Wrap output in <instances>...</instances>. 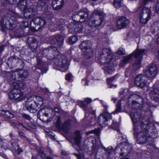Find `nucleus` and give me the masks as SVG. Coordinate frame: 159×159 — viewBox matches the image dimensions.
Listing matches in <instances>:
<instances>
[{"label":"nucleus","instance_id":"5","mask_svg":"<svg viewBox=\"0 0 159 159\" xmlns=\"http://www.w3.org/2000/svg\"><path fill=\"white\" fill-rule=\"evenodd\" d=\"M145 129L143 128V125L133 128V134L139 144H144L150 140Z\"/></svg>","mask_w":159,"mask_h":159},{"label":"nucleus","instance_id":"25","mask_svg":"<svg viewBox=\"0 0 159 159\" xmlns=\"http://www.w3.org/2000/svg\"><path fill=\"white\" fill-rule=\"evenodd\" d=\"M24 10V16L26 18H30L33 17L36 14L35 9L33 8H27Z\"/></svg>","mask_w":159,"mask_h":159},{"label":"nucleus","instance_id":"22","mask_svg":"<svg viewBox=\"0 0 159 159\" xmlns=\"http://www.w3.org/2000/svg\"><path fill=\"white\" fill-rule=\"evenodd\" d=\"M52 43H55L56 46L55 47L57 48V47H61L63 45L64 38L62 36L60 35H55L52 37Z\"/></svg>","mask_w":159,"mask_h":159},{"label":"nucleus","instance_id":"21","mask_svg":"<svg viewBox=\"0 0 159 159\" xmlns=\"http://www.w3.org/2000/svg\"><path fill=\"white\" fill-rule=\"evenodd\" d=\"M46 23V20L44 19L41 17H38L33 18L30 22V25L32 26L33 24L36 27L39 26V29L44 27Z\"/></svg>","mask_w":159,"mask_h":159},{"label":"nucleus","instance_id":"62","mask_svg":"<svg viewBox=\"0 0 159 159\" xmlns=\"http://www.w3.org/2000/svg\"><path fill=\"white\" fill-rule=\"evenodd\" d=\"M7 113L8 115V116H7V118H12L14 117L13 115L9 111L7 112Z\"/></svg>","mask_w":159,"mask_h":159},{"label":"nucleus","instance_id":"45","mask_svg":"<svg viewBox=\"0 0 159 159\" xmlns=\"http://www.w3.org/2000/svg\"><path fill=\"white\" fill-rule=\"evenodd\" d=\"M56 126L59 129H61L62 125H61V120L60 116H58L57 120L56 123Z\"/></svg>","mask_w":159,"mask_h":159},{"label":"nucleus","instance_id":"48","mask_svg":"<svg viewBox=\"0 0 159 159\" xmlns=\"http://www.w3.org/2000/svg\"><path fill=\"white\" fill-rule=\"evenodd\" d=\"M151 98L154 101L159 103V94H153Z\"/></svg>","mask_w":159,"mask_h":159},{"label":"nucleus","instance_id":"33","mask_svg":"<svg viewBox=\"0 0 159 159\" xmlns=\"http://www.w3.org/2000/svg\"><path fill=\"white\" fill-rule=\"evenodd\" d=\"M9 75L12 80L17 81H20L18 72H11L9 73Z\"/></svg>","mask_w":159,"mask_h":159},{"label":"nucleus","instance_id":"10","mask_svg":"<svg viewBox=\"0 0 159 159\" xmlns=\"http://www.w3.org/2000/svg\"><path fill=\"white\" fill-rule=\"evenodd\" d=\"M89 13V11L86 8H83L79 11L74 12L72 18L76 22H84L88 19Z\"/></svg>","mask_w":159,"mask_h":159},{"label":"nucleus","instance_id":"32","mask_svg":"<svg viewBox=\"0 0 159 159\" xmlns=\"http://www.w3.org/2000/svg\"><path fill=\"white\" fill-rule=\"evenodd\" d=\"M26 0H19L17 4L18 7L21 10H24L27 8Z\"/></svg>","mask_w":159,"mask_h":159},{"label":"nucleus","instance_id":"13","mask_svg":"<svg viewBox=\"0 0 159 159\" xmlns=\"http://www.w3.org/2000/svg\"><path fill=\"white\" fill-rule=\"evenodd\" d=\"M103 112L99 116L98 122L102 127H104L107 125V122L111 119V114L107 111V106L106 104H103Z\"/></svg>","mask_w":159,"mask_h":159},{"label":"nucleus","instance_id":"64","mask_svg":"<svg viewBox=\"0 0 159 159\" xmlns=\"http://www.w3.org/2000/svg\"><path fill=\"white\" fill-rule=\"evenodd\" d=\"M71 75L70 74H67L66 76V79L67 80H69L71 78Z\"/></svg>","mask_w":159,"mask_h":159},{"label":"nucleus","instance_id":"24","mask_svg":"<svg viewBox=\"0 0 159 159\" xmlns=\"http://www.w3.org/2000/svg\"><path fill=\"white\" fill-rule=\"evenodd\" d=\"M68 27L70 30H72V31H70L71 33H74L75 32L80 33L82 30L81 25L77 23H72L68 25Z\"/></svg>","mask_w":159,"mask_h":159},{"label":"nucleus","instance_id":"12","mask_svg":"<svg viewBox=\"0 0 159 159\" xmlns=\"http://www.w3.org/2000/svg\"><path fill=\"white\" fill-rule=\"evenodd\" d=\"M128 102H131L132 108L143 107L144 103L143 99L138 95L133 94H131L128 98Z\"/></svg>","mask_w":159,"mask_h":159},{"label":"nucleus","instance_id":"15","mask_svg":"<svg viewBox=\"0 0 159 159\" xmlns=\"http://www.w3.org/2000/svg\"><path fill=\"white\" fill-rule=\"evenodd\" d=\"M91 42L89 40L84 41L79 45L80 48L87 58H90L92 56V51L91 49Z\"/></svg>","mask_w":159,"mask_h":159},{"label":"nucleus","instance_id":"54","mask_svg":"<svg viewBox=\"0 0 159 159\" xmlns=\"http://www.w3.org/2000/svg\"><path fill=\"white\" fill-rule=\"evenodd\" d=\"M125 50L122 48H120L118 51H117V53L119 55H123L125 54Z\"/></svg>","mask_w":159,"mask_h":159},{"label":"nucleus","instance_id":"30","mask_svg":"<svg viewBox=\"0 0 159 159\" xmlns=\"http://www.w3.org/2000/svg\"><path fill=\"white\" fill-rule=\"evenodd\" d=\"M134 52L131 54H130L127 56L123 57L122 60L120 61V66L121 67H123L125 65L128 63L130 61L132 58L133 56H134Z\"/></svg>","mask_w":159,"mask_h":159},{"label":"nucleus","instance_id":"38","mask_svg":"<svg viewBox=\"0 0 159 159\" xmlns=\"http://www.w3.org/2000/svg\"><path fill=\"white\" fill-rule=\"evenodd\" d=\"M123 0H114L113 5L114 7L118 8L122 6Z\"/></svg>","mask_w":159,"mask_h":159},{"label":"nucleus","instance_id":"14","mask_svg":"<svg viewBox=\"0 0 159 159\" xmlns=\"http://www.w3.org/2000/svg\"><path fill=\"white\" fill-rule=\"evenodd\" d=\"M140 108H133L130 112V116L133 123L134 127H137L143 124L140 120V116L138 113Z\"/></svg>","mask_w":159,"mask_h":159},{"label":"nucleus","instance_id":"37","mask_svg":"<svg viewBox=\"0 0 159 159\" xmlns=\"http://www.w3.org/2000/svg\"><path fill=\"white\" fill-rule=\"evenodd\" d=\"M71 120H66L62 125L61 129L64 130L68 129L71 124Z\"/></svg>","mask_w":159,"mask_h":159},{"label":"nucleus","instance_id":"50","mask_svg":"<svg viewBox=\"0 0 159 159\" xmlns=\"http://www.w3.org/2000/svg\"><path fill=\"white\" fill-rule=\"evenodd\" d=\"M39 154L41 158L43 159H45L46 157V154H45L43 150L41 149H40L39 152Z\"/></svg>","mask_w":159,"mask_h":159},{"label":"nucleus","instance_id":"56","mask_svg":"<svg viewBox=\"0 0 159 159\" xmlns=\"http://www.w3.org/2000/svg\"><path fill=\"white\" fill-rule=\"evenodd\" d=\"M42 90L43 91V92H45V95H47V97L45 96V97H46L47 98H49L50 95V93L49 92L48 89H47L45 88H42Z\"/></svg>","mask_w":159,"mask_h":159},{"label":"nucleus","instance_id":"44","mask_svg":"<svg viewBox=\"0 0 159 159\" xmlns=\"http://www.w3.org/2000/svg\"><path fill=\"white\" fill-rule=\"evenodd\" d=\"M119 124L118 123L113 121V123L111 125V127L113 129L116 130L118 132H119Z\"/></svg>","mask_w":159,"mask_h":159},{"label":"nucleus","instance_id":"20","mask_svg":"<svg viewBox=\"0 0 159 159\" xmlns=\"http://www.w3.org/2000/svg\"><path fill=\"white\" fill-rule=\"evenodd\" d=\"M147 79L143 75H138L135 78L134 83L137 86L141 88L144 87L146 85Z\"/></svg>","mask_w":159,"mask_h":159},{"label":"nucleus","instance_id":"42","mask_svg":"<svg viewBox=\"0 0 159 159\" xmlns=\"http://www.w3.org/2000/svg\"><path fill=\"white\" fill-rule=\"evenodd\" d=\"M11 144L13 147L14 148L15 147L17 148H15V149L17 151V154H18L22 152V151L21 148L19 147V145L16 142L11 143Z\"/></svg>","mask_w":159,"mask_h":159},{"label":"nucleus","instance_id":"47","mask_svg":"<svg viewBox=\"0 0 159 159\" xmlns=\"http://www.w3.org/2000/svg\"><path fill=\"white\" fill-rule=\"evenodd\" d=\"M99 132V128L96 129L94 130H92L87 132L86 134L87 135H89L90 134L94 133L96 134H98Z\"/></svg>","mask_w":159,"mask_h":159},{"label":"nucleus","instance_id":"57","mask_svg":"<svg viewBox=\"0 0 159 159\" xmlns=\"http://www.w3.org/2000/svg\"><path fill=\"white\" fill-rule=\"evenodd\" d=\"M54 111L57 113H61L62 112V110L59 107H55L54 109Z\"/></svg>","mask_w":159,"mask_h":159},{"label":"nucleus","instance_id":"19","mask_svg":"<svg viewBox=\"0 0 159 159\" xmlns=\"http://www.w3.org/2000/svg\"><path fill=\"white\" fill-rule=\"evenodd\" d=\"M157 72L156 65L154 64H151L148 66L144 70V72L147 77L154 78Z\"/></svg>","mask_w":159,"mask_h":159},{"label":"nucleus","instance_id":"52","mask_svg":"<svg viewBox=\"0 0 159 159\" xmlns=\"http://www.w3.org/2000/svg\"><path fill=\"white\" fill-rule=\"evenodd\" d=\"M91 141L93 144L92 147V152H94L95 150L97 144H96V141L95 139L91 140Z\"/></svg>","mask_w":159,"mask_h":159},{"label":"nucleus","instance_id":"11","mask_svg":"<svg viewBox=\"0 0 159 159\" xmlns=\"http://www.w3.org/2000/svg\"><path fill=\"white\" fill-rule=\"evenodd\" d=\"M35 98H36L35 97L31 96L28 98L26 102V108L31 113H35L42 104V103L40 104L34 101Z\"/></svg>","mask_w":159,"mask_h":159},{"label":"nucleus","instance_id":"9","mask_svg":"<svg viewBox=\"0 0 159 159\" xmlns=\"http://www.w3.org/2000/svg\"><path fill=\"white\" fill-rule=\"evenodd\" d=\"M137 13L139 16L140 22L143 24H146L151 16L150 10L146 7H139L137 11Z\"/></svg>","mask_w":159,"mask_h":159},{"label":"nucleus","instance_id":"41","mask_svg":"<svg viewBox=\"0 0 159 159\" xmlns=\"http://www.w3.org/2000/svg\"><path fill=\"white\" fill-rule=\"evenodd\" d=\"M77 37L75 36H73L70 37L68 40V42L70 44L75 43L77 40Z\"/></svg>","mask_w":159,"mask_h":159},{"label":"nucleus","instance_id":"46","mask_svg":"<svg viewBox=\"0 0 159 159\" xmlns=\"http://www.w3.org/2000/svg\"><path fill=\"white\" fill-rule=\"evenodd\" d=\"M121 107L120 102L119 101L116 104V110L114 112V114H116L121 111Z\"/></svg>","mask_w":159,"mask_h":159},{"label":"nucleus","instance_id":"34","mask_svg":"<svg viewBox=\"0 0 159 159\" xmlns=\"http://www.w3.org/2000/svg\"><path fill=\"white\" fill-rule=\"evenodd\" d=\"M19 78L20 80H23L26 79L28 76V73L26 70H21L18 72Z\"/></svg>","mask_w":159,"mask_h":159},{"label":"nucleus","instance_id":"4","mask_svg":"<svg viewBox=\"0 0 159 159\" xmlns=\"http://www.w3.org/2000/svg\"><path fill=\"white\" fill-rule=\"evenodd\" d=\"M53 60L54 63V69L62 72L65 71L68 69L69 62L66 56L58 52V54Z\"/></svg>","mask_w":159,"mask_h":159},{"label":"nucleus","instance_id":"51","mask_svg":"<svg viewBox=\"0 0 159 159\" xmlns=\"http://www.w3.org/2000/svg\"><path fill=\"white\" fill-rule=\"evenodd\" d=\"M8 111L7 110H0V115L4 118H7V116H8L7 113Z\"/></svg>","mask_w":159,"mask_h":159},{"label":"nucleus","instance_id":"40","mask_svg":"<svg viewBox=\"0 0 159 159\" xmlns=\"http://www.w3.org/2000/svg\"><path fill=\"white\" fill-rule=\"evenodd\" d=\"M17 59L16 66L18 67V69H21L23 68L24 66L23 62L21 59L18 58Z\"/></svg>","mask_w":159,"mask_h":159},{"label":"nucleus","instance_id":"55","mask_svg":"<svg viewBox=\"0 0 159 159\" xmlns=\"http://www.w3.org/2000/svg\"><path fill=\"white\" fill-rule=\"evenodd\" d=\"M6 2L5 3H8L12 5L16 4L17 0H4Z\"/></svg>","mask_w":159,"mask_h":159},{"label":"nucleus","instance_id":"28","mask_svg":"<svg viewBox=\"0 0 159 159\" xmlns=\"http://www.w3.org/2000/svg\"><path fill=\"white\" fill-rule=\"evenodd\" d=\"M73 138L74 142L75 143L73 144L72 146L73 147H75V146H78L80 144L81 136L80 132L78 131H75L74 132Z\"/></svg>","mask_w":159,"mask_h":159},{"label":"nucleus","instance_id":"43","mask_svg":"<svg viewBox=\"0 0 159 159\" xmlns=\"http://www.w3.org/2000/svg\"><path fill=\"white\" fill-rule=\"evenodd\" d=\"M19 125H21L22 127H23L25 129L27 130L28 129L27 128V126H28L29 127H30L31 128H33V129L35 128V126L34 125L30 123H27L26 124V125H27L26 126L25 124H24V123H19Z\"/></svg>","mask_w":159,"mask_h":159},{"label":"nucleus","instance_id":"63","mask_svg":"<svg viewBox=\"0 0 159 159\" xmlns=\"http://www.w3.org/2000/svg\"><path fill=\"white\" fill-rule=\"evenodd\" d=\"M156 11L159 14V2L156 5Z\"/></svg>","mask_w":159,"mask_h":159},{"label":"nucleus","instance_id":"23","mask_svg":"<svg viewBox=\"0 0 159 159\" xmlns=\"http://www.w3.org/2000/svg\"><path fill=\"white\" fill-rule=\"evenodd\" d=\"M129 23V20L125 17L119 18L117 20V26L118 29H121L126 27Z\"/></svg>","mask_w":159,"mask_h":159},{"label":"nucleus","instance_id":"61","mask_svg":"<svg viewBox=\"0 0 159 159\" xmlns=\"http://www.w3.org/2000/svg\"><path fill=\"white\" fill-rule=\"evenodd\" d=\"M120 138L123 141L122 142H125V141L126 140V137L125 135H121Z\"/></svg>","mask_w":159,"mask_h":159},{"label":"nucleus","instance_id":"49","mask_svg":"<svg viewBox=\"0 0 159 159\" xmlns=\"http://www.w3.org/2000/svg\"><path fill=\"white\" fill-rule=\"evenodd\" d=\"M116 76V75H115L112 78L107 79V83L108 85H110L109 87L110 88H112L113 86H114V85H111V82L114 80Z\"/></svg>","mask_w":159,"mask_h":159},{"label":"nucleus","instance_id":"27","mask_svg":"<svg viewBox=\"0 0 159 159\" xmlns=\"http://www.w3.org/2000/svg\"><path fill=\"white\" fill-rule=\"evenodd\" d=\"M64 5L63 0H53L52 2L53 9L54 11L60 10Z\"/></svg>","mask_w":159,"mask_h":159},{"label":"nucleus","instance_id":"3","mask_svg":"<svg viewBox=\"0 0 159 159\" xmlns=\"http://www.w3.org/2000/svg\"><path fill=\"white\" fill-rule=\"evenodd\" d=\"M6 14L1 20L0 23L2 28V30L4 31L5 29H11L14 22L17 18H21L22 16L18 13L8 10L5 12Z\"/></svg>","mask_w":159,"mask_h":159},{"label":"nucleus","instance_id":"36","mask_svg":"<svg viewBox=\"0 0 159 159\" xmlns=\"http://www.w3.org/2000/svg\"><path fill=\"white\" fill-rule=\"evenodd\" d=\"M14 34L16 37L20 38L24 35V33L23 30L21 29H18L14 32Z\"/></svg>","mask_w":159,"mask_h":159},{"label":"nucleus","instance_id":"8","mask_svg":"<svg viewBox=\"0 0 159 159\" xmlns=\"http://www.w3.org/2000/svg\"><path fill=\"white\" fill-rule=\"evenodd\" d=\"M54 116L53 110L47 106L40 109L37 114L38 118L42 121L46 123L51 121Z\"/></svg>","mask_w":159,"mask_h":159},{"label":"nucleus","instance_id":"58","mask_svg":"<svg viewBox=\"0 0 159 159\" xmlns=\"http://www.w3.org/2000/svg\"><path fill=\"white\" fill-rule=\"evenodd\" d=\"M22 116L23 118H24L28 120H30L31 119L30 116L26 114H23L22 115Z\"/></svg>","mask_w":159,"mask_h":159},{"label":"nucleus","instance_id":"7","mask_svg":"<svg viewBox=\"0 0 159 159\" xmlns=\"http://www.w3.org/2000/svg\"><path fill=\"white\" fill-rule=\"evenodd\" d=\"M22 83H13V88L10 92L9 95L11 99H14L16 101L20 102L25 98V95L20 89Z\"/></svg>","mask_w":159,"mask_h":159},{"label":"nucleus","instance_id":"6","mask_svg":"<svg viewBox=\"0 0 159 159\" xmlns=\"http://www.w3.org/2000/svg\"><path fill=\"white\" fill-rule=\"evenodd\" d=\"M105 16L102 11L98 10H94L90 18L89 26L92 28L99 27L102 25Z\"/></svg>","mask_w":159,"mask_h":159},{"label":"nucleus","instance_id":"16","mask_svg":"<svg viewBox=\"0 0 159 159\" xmlns=\"http://www.w3.org/2000/svg\"><path fill=\"white\" fill-rule=\"evenodd\" d=\"M132 145L129 143L126 142H121L116 147L115 152L116 153H117L116 151L117 150L120 149L119 153L120 155L126 156L129 152L132 149Z\"/></svg>","mask_w":159,"mask_h":159},{"label":"nucleus","instance_id":"35","mask_svg":"<svg viewBox=\"0 0 159 159\" xmlns=\"http://www.w3.org/2000/svg\"><path fill=\"white\" fill-rule=\"evenodd\" d=\"M39 57V54H38L37 56V64L35 66V67L37 69H41L43 68V62L41 60V58H40Z\"/></svg>","mask_w":159,"mask_h":159},{"label":"nucleus","instance_id":"60","mask_svg":"<svg viewBox=\"0 0 159 159\" xmlns=\"http://www.w3.org/2000/svg\"><path fill=\"white\" fill-rule=\"evenodd\" d=\"M29 24L26 21H22V25L25 28L29 26Z\"/></svg>","mask_w":159,"mask_h":159},{"label":"nucleus","instance_id":"26","mask_svg":"<svg viewBox=\"0 0 159 159\" xmlns=\"http://www.w3.org/2000/svg\"><path fill=\"white\" fill-rule=\"evenodd\" d=\"M92 102V100L89 98H86L84 101H79L78 102V105L80 107L83 108L84 111H86V112H91V110H89L88 111L87 110L88 105Z\"/></svg>","mask_w":159,"mask_h":159},{"label":"nucleus","instance_id":"59","mask_svg":"<svg viewBox=\"0 0 159 159\" xmlns=\"http://www.w3.org/2000/svg\"><path fill=\"white\" fill-rule=\"evenodd\" d=\"M65 25L64 24V22L63 21L62 23L61 24H59L58 25V27L59 28V29L62 30L63 29V28L65 27Z\"/></svg>","mask_w":159,"mask_h":159},{"label":"nucleus","instance_id":"2","mask_svg":"<svg viewBox=\"0 0 159 159\" xmlns=\"http://www.w3.org/2000/svg\"><path fill=\"white\" fill-rule=\"evenodd\" d=\"M144 49H137L134 52V56L137 59L133 63L132 66L128 68L126 70L125 76L126 77L133 76L136 71L141 67V61L143 57V56L145 53Z\"/></svg>","mask_w":159,"mask_h":159},{"label":"nucleus","instance_id":"17","mask_svg":"<svg viewBox=\"0 0 159 159\" xmlns=\"http://www.w3.org/2000/svg\"><path fill=\"white\" fill-rule=\"evenodd\" d=\"M143 128H145L147 134L150 139V141L157 138V132L154 125L151 123L147 125L143 124Z\"/></svg>","mask_w":159,"mask_h":159},{"label":"nucleus","instance_id":"31","mask_svg":"<svg viewBox=\"0 0 159 159\" xmlns=\"http://www.w3.org/2000/svg\"><path fill=\"white\" fill-rule=\"evenodd\" d=\"M18 58L14 56L10 57L7 61V64L9 66L15 67Z\"/></svg>","mask_w":159,"mask_h":159},{"label":"nucleus","instance_id":"18","mask_svg":"<svg viewBox=\"0 0 159 159\" xmlns=\"http://www.w3.org/2000/svg\"><path fill=\"white\" fill-rule=\"evenodd\" d=\"M57 49L56 47L50 46L48 48H44L42 54L44 56L47 57V59L50 60H53L58 54Z\"/></svg>","mask_w":159,"mask_h":159},{"label":"nucleus","instance_id":"1","mask_svg":"<svg viewBox=\"0 0 159 159\" xmlns=\"http://www.w3.org/2000/svg\"><path fill=\"white\" fill-rule=\"evenodd\" d=\"M111 53L109 48H104L99 51L96 57L98 62L105 65L102 68L106 74H111L115 71L114 67L116 64L113 63V59L111 58Z\"/></svg>","mask_w":159,"mask_h":159},{"label":"nucleus","instance_id":"53","mask_svg":"<svg viewBox=\"0 0 159 159\" xmlns=\"http://www.w3.org/2000/svg\"><path fill=\"white\" fill-rule=\"evenodd\" d=\"M103 149L108 154H110L113 151V148L112 147H108L107 149L105 148H103Z\"/></svg>","mask_w":159,"mask_h":159},{"label":"nucleus","instance_id":"29","mask_svg":"<svg viewBox=\"0 0 159 159\" xmlns=\"http://www.w3.org/2000/svg\"><path fill=\"white\" fill-rule=\"evenodd\" d=\"M27 41L30 47L35 50L36 49L38 46V42L36 39L34 37H29L27 39Z\"/></svg>","mask_w":159,"mask_h":159},{"label":"nucleus","instance_id":"39","mask_svg":"<svg viewBox=\"0 0 159 159\" xmlns=\"http://www.w3.org/2000/svg\"><path fill=\"white\" fill-rule=\"evenodd\" d=\"M153 90L152 92L153 94H159V85L155 84L152 87Z\"/></svg>","mask_w":159,"mask_h":159}]
</instances>
